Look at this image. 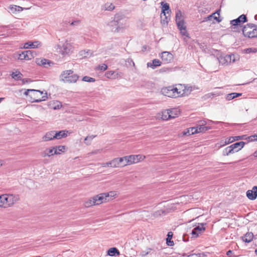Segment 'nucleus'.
Returning a JSON list of instances; mask_svg holds the SVG:
<instances>
[{
  "mask_svg": "<svg viewBox=\"0 0 257 257\" xmlns=\"http://www.w3.org/2000/svg\"><path fill=\"white\" fill-rule=\"evenodd\" d=\"M24 94L29 95L33 100V102H39L47 98V93L39 90L27 89L24 92Z\"/></svg>",
  "mask_w": 257,
  "mask_h": 257,
  "instance_id": "nucleus-2",
  "label": "nucleus"
},
{
  "mask_svg": "<svg viewBox=\"0 0 257 257\" xmlns=\"http://www.w3.org/2000/svg\"><path fill=\"white\" fill-rule=\"evenodd\" d=\"M173 235V233L171 231L169 232L167 234L166 243L169 246H173L174 244L173 241L172 240Z\"/></svg>",
  "mask_w": 257,
  "mask_h": 257,
  "instance_id": "nucleus-35",
  "label": "nucleus"
},
{
  "mask_svg": "<svg viewBox=\"0 0 257 257\" xmlns=\"http://www.w3.org/2000/svg\"><path fill=\"white\" fill-rule=\"evenodd\" d=\"M246 196L250 200H254L257 198V186L253 187L252 190L246 192Z\"/></svg>",
  "mask_w": 257,
  "mask_h": 257,
  "instance_id": "nucleus-18",
  "label": "nucleus"
},
{
  "mask_svg": "<svg viewBox=\"0 0 257 257\" xmlns=\"http://www.w3.org/2000/svg\"><path fill=\"white\" fill-rule=\"evenodd\" d=\"M161 5L162 6L161 13H167L169 15V13H170L171 12L169 5L167 3L164 4L163 2H162Z\"/></svg>",
  "mask_w": 257,
  "mask_h": 257,
  "instance_id": "nucleus-30",
  "label": "nucleus"
},
{
  "mask_svg": "<svg viewBox=\"0 0 257 257\" xmlns=\"http://www.w3.org/2000/svg\"><path fill=\"white\" fill-rule=\"evenodd\" d=\"M82 81L88 82H93L95 81V79L87 76H84Z\"/></svg>",
  "mask_w": 257,
  "mask_h": 257,
  "instance_id": "nucleus-46",
  "label": "nucleus"
},
{
  "mask_svg": "<svg viewBox=\"0 0 257 257\" xmlns=\"http://www.w3.org/2000/svg\"><path fill=\"white\" fill-rule=\"evenodd\" d=\"M11 75L13 79L16 80H21L23 77V74L19 71L13 72Z\"/></svg>",
  "mask_w": 257,
  "mask_h": 257,
  "instance_id": "nucleus-36",
  "label": "nucleus"
},
{
  "mask_svg": "<svg viewBox=\"0 0 257 257\" xmlns=\"http://www.w3.org/2000/svg\"><path fill=\"white\" fill-rule=\"evenodd\" d=\"M235 95L236 97H237L238 96H241L242 93H235L234 92Z\"/></svg>",
  "mask_w": 257,
  "mask_h": 257,
  "instance_id": "nucleus-59",
  "label": "nucleus"
},
{
  "mask_svg": "<svg viewBox=\"0 0 257 257\" xmlns=\"http://www.w3.org/2000/svg\"><path fill=\"white\" fill-rule=\"evenodd\" d=\"M197 129L195 127H192L188 128L186 131L183 132L184 136H190L197 133Z\"/></svg>",
  "mask_w": 257,
  "mask_h": 257,
  "instance_id": "nucleus-33",
  "label": "nucleus"
},
{
  "mask_svg": "<svg viewBox=\"0 0 257 257\" xmlns=\"http://www.w3.org/2000/svg\"><path fill=\"white\" fill-rule=\"evenodd\" d=\"M60 153L57 151V149L55 147L46 149L42 153V156L46 157L47 156L50 157L53 155L60 154Z\"/></svg>",
  "mask_w": 257,
  "mask_h": 257,
  "instance_id": "nucleus-16",
  "label": "nucleus"
},
{
  "mask_svg": "<svg viewBox=\"0 0 257 257\" xmlns=\"http://www.w3.org/2000/svg\"><path fill=\"white\" fill-rule=\"evenodd\" d=\"M102 167H112V160L108 162H106L105 163H103L102 164Z\"/></svg>",
  "mask_w": 257,
  "mask_h": 257,
  "instance_id": "nucleus-50",
  "label": "nucleus"
},
{
  "mask_svg": "<svg viewBox=\"0 0 257 257\" xmlns=\"http://www.w3.org/2000/svg\"><path fill=\"white\" fill-rule=\"evenodd\" d=\"M178 28L180 31V32L182 35L186 36L187 37L188 36L186 31V27L185 25L178 27Z\"/></svg>",
  "mask_w": 257,
  "mask_h": 257,
  "instance_id": "nucleus-43",
  "label": "nucleus"
},
{
  "mask_svg": "<svg viewBox=\"0 0 257 257\" xmlns=\"http://www.w3.org/2000/svg\"><path fill=\"white\" fill-rule=\"evenodd\" d=\"M171 112H170L169 109L165 110L162 111V118L163 120H168L169 119H171V114L170 113Z\"/></svg>",
  "mask_w": 257,
  "mask_h": 257,
  "instance_id": "nucleus-32",
  "label": "nucleus"
},
{
  "mask_svg": "<svg viewBox=\"0 0 257 257\" xmlns=\"http://www.w3.org/2000/svg\"><path fill=\"white\" fill-rule=\"evenodd\" d=\"M57 149V151L60 153V152H64L65 150V147L63 146H59L55 147Z\"/></svg>",
  "mask_w": 257,
  "mask_h": 257,
  "instance_id": "nucleus-51",
  "label": "nucleus"
},
{
  "mask_svg": "<svg viewBox=\"0 0 257 257\" xmlns=\"http://www.w3.org/2000/svg\"><path fill=\"white\" fill-rule=\"evenodd\" d=\"M95 136H93V135L88 136L89 137V141H90V142H91V140H92L95 137Z\"/></svg>",
  "mask_w": 257,
  "mask_h": 257,
  "instance_id": "nucleus-57",
  "label": "nucleus"
},
{
  "mask_svg": "<svg viewBox=\"0 0 257 257\" xmlns=\"http://www.w3.org/2000/svg\"><path fill=\"white\" fill-rule=\"evenodd\" d=\"M128 158H129V156L121 157L123 159V163L125 164V166L127 165L131 164L130 163V159H128Z\"/></svg>",
  "mask_w": 257,
  "mask_h": 257,
  "instance_id": "nucleus-47",
  "label": "nucleus"
},
{
  "mask_svg": "<svg viewBox=\"0 0 257 257\" xmlns=\"http://www.w3.org/2000/svg\"><path fill=\"white\" fill-rule=\"evenodd\" d=\"M204 223H200L197 226H196L192 230V234L193 237H197L199 234L202 233L205 229L204 227Z\"/></svg>",
  "mask_w": 257,
  "mask_h": 257,
  "instance_id": "nucleus-12",
  "label": "nucleus"
},
{
  "mask_svg": "<svg viewBox=\"0 0 257 257\" xmlns=\"http://www.w3.org/2000/svg\"><path fill=\"white\" fill-rule=\"evenodd\" d=\"M106 9L107 10L111 11L114 9V6L112 4H110L109 7Z\"/></svg>",
  "mask_w": 257,
  "mask_h": 257,
  "instance_id": "nucleus-55",
  "label": "nucleus"
},
{
  "mask_svg": "<svg viewBox=\"0 0 257 257\" xmlns=\"http://www.w3.org/2000/svg\"><path fill=\"white\" fill-rule=\"evenodd\" d=\"M100 150H98L95 151V152H92V154H96L97 153H100Z\"/></svg>",
  "mask_w": 257,
  "mask_h": 257,
  "instance_id": "nucleus-62",
  "label": "nucleus"
},
{
  "mask_svg": "<svg viewBox=\"0 0 257 257\" xmlns=\"http://www.w3.org/2000/svg\"><path fill=\"white\" fill-rule=\"evenodd\" d=\"M242 31L245 37L248 38L257 37V27L253 24L245 26L242 28Z\"/></svg>",
  "mask_w": 257,
  "mask_h": 257,
  "instance_id": "nucleus-4",
  "label": "nucleus"
},
{
  "mask_svg": "<svg viewBox=\"0 0 257 257\" xmlns=\"http://www.w3.org/2000/svg\"><path fill=\"white\" fill-rule=\"evenodd\" d=\"M125 166V164L123 163V159L121 158H116L112 160V167L118 168Z\"/></svg>",
  "mask_w": 257,
  "mask_h": 257,
  "instance_id": "nucleus-20",
  "label": "nucleus"
},
{
  "mask_svg": "<svg viewBox=\"0 0 257 257\" xmlns=\"http://www.w3.org/2000/svg\"><path fill=\"white\" fill-rule=\"evenodd\" d=\"M161 62L158 59H154L152 62H149L147 63L148 67H151L153 69H155L156 67L160 66Z\"/></svg>",
  "mask_w": 257,
  "mask_h": 257,
  "instance_id": "nucleus-29",
  "label": "nucleus"
},
{
  "mask_svg": "<svg viewBox=\"0 0 257 257\" xmlns=\"http://www.w3.org/2000/svg\"><path fill=\"white\" fill-rule=\"evenodd\" d=\"M41 45V43L38 42V41H36V42H28V43H26L24 45V48H26V49H28V48H38L39 47V46H40Z\"/></svg>",
  "mask_w": 257,
  "mask_h": 257,
  "instance_id": "nucleus-26",
  "label": "nucleus"
},
{
  "mask_svg": "<svg viewBox=\"0 0 257 257\" xmlns=\"http://www.w3.org/2000/svg\"><path fill=\"white\" fill-rule=\"evenodd\" d=\"M245 53L249 54L251 53H255L257 52V49L254 48H249L244 50Z\"/></svg>",
  "mask_w": 257,
  "mask_h": 257,
  "instance_id": "nucleus-45",
  "label": "nucleus"
},
{
  "mask_svg": "<svg viewBox=\"0 0 257 257\" xmlns=\"http://www.w3.org/2000/svg\"><path fill=\"white\" fill-rule=\"evenodd\" d=\"M55 136L54 137L56 139H61L63 138L67 137V134L65 131H60L59 132L54 131Z\"/></svg>",
  "mask_w": 257,
  "mask_h": 257,
  "instance_id": "nucleus-27",
  "label": "nucleus"
},
{
  "mask_svg": "<svg viewBox=\"0 0 257 257\" xmlns=\"http://www.w3.org/2000/svg\"><path fill=\"white\" fill-rule=\"evenodd\" d=\"M118 73L114 71H110L105 73V76L108 78L115 79L118 78Z\"/></svg>",
  "mask_w": 257,
  "mask_h": 257,
  "instance_id": "nucleus-34",
  "label": "nucleus"
},
{
  "mask_svg": "<svg viewBox=\"0 0 257 257\" xmlns=\"http://www.w3.org/2000/svg\"><path fill=\"white\" fill-rule=\"evenodd\" d=\"M169 110L171 112L170 114L172 115V116H171V118H176L180 114V111L177 108H172L169 109Z\"/></svg>",
  "mask_w": 257,
  "mask_h": 257,
  "instance_id": "nucleus-39",
  "label": "nucleus"
},
{
  "mask_svg": "<svg viewBox=\"0 0 257 257\" xmlns=\"http://www.w3.org/2000/svg\"><path fill=\"white\" fill-rule=\"evenodd\" d=\"M170 13H169V15L167 13H161L160 16L161 23L165 26L167 25L170 20Z\"/></svg>",
  "mask_w": 257,
  "mask_h": 257,
  "instance_id": "nucleus-24",
  "label": "nucleus"
},
{
  "mask_svg": "<svg viewBox=\"0 0 257 257\" xmlns=\"http://www.w3.org/2000/svg\"><path fill=\"white\" fill-rule=\"evenodd\" d=\"M206 124V122L204 120H201L199 122V124H200L201 125L204 126Z\"/></svg>",
  "mask_w": 257,
  "mask_h": 257,
  "instance_id": "nucleus-56",
  "label": "nucleus"
},
{
  "mask_svg": "<svg viewBox=\"0 0 257 257\" xmlns=\"http://www.w3.org/2000/svg\"><path fill=\"white\" fill-rule=\"evenodd\" d=\"M96 204L94 203L93 198L90 199L89 200L86 201L84 203V205L86 207H89L90 206L95 205Z\"/></svg>",
  "mask_w": 257,
  "mask_h": 257,
  "instance_id": "nucleus-42",
  "label": "nucleus"
},
{
  "mask_svg": "<svg viewBox=\"0 0 257 257\" xmlns=\"http://www.w3.org/2000/svg\"><path fill=\"white\" fill-rule=\"evenodd\" d=\"M107 26L109 27L110 29L112 32H120L118 30V28L117 25H116V23L115 19L110 21L107 25Z\"/></svg>",
  "mask_w": 257,
  "mask_h": 257,
  "instance_id": "nucleus-25",
  "label": "nucleus"
},
{
  "mask_svg": "<svg viewBox=\"0 0 257 257\" xmlns=\"http://www.w3.org/2000/svg\"><path fill=\"white\" fill-rule=\"evenodd\" d=\"M179 87L182 88V91H179V96L188 95L192 91V87L185 85L179 84Z\"/></svg>",
  "mask_w": 257,
  "mask_h": 257,
  "instance_id": "nucleus-15",
  "label": "nucleus"
},
{
  "mask_svg": "<svg viewBox=\"0 0 257 257\" xmlns=\"http://www.w3.org/2000/svg\"><path fill=\"white\" fill-rule=\"evenodd\" d=\"M176 23L177 27L185 25L182 12L179 10H178L176 14Z\"/></svg>",
  "mask_w": 257,
  "mask_h": 257,
  "instance_id": "nucleus-17",
  "label": "nucleus"
},
{
  "mask_svg": "<svg viewBox=\"0 0 257 257\" xmlns=\"http://www.w3.org/2000/svg\"><path fill=\"white\" fill-rule=\"evenodd\" d=\"M80 55L84 58L89 57L92 55V52L90 50H83L80 52Z\"/></svg>",
  "mask_w": 257,
  "mask_h": 257,
  "instance_id": "nucleus-40",
  "label": "nucleus"
},
{
  "mask_svg": "<svg viewBox=\"0 0 257 257\" xmlns=\"http://www.w3.org/2000/svg\"><path fill=\"white\" fill-rule=\"evenodd\" d=\"M232 57L233 58V62H234L235 61V57L233 54L220 56L218 58V61L219 63L222 65H228L231 63V58Z\"/></svg>",
  "mask_w": 257,
  "mask_h": 257,
  "instance_id": "nucleus-9",
  "label": "nucleus"
},
{
  "mask_svg": "<svg viewBox=\"0 0 257 257\" xmlns=\"http://www.w3.org/2000/svg\"><path fill=\"white\" fill-rule=\"evenodd\" d=\"M107 254L110 256H115L119 255V250L115 247H111L107 251Z\"/></svg>",
  "mask_w": 257,
  "mask_h": 257,
  "instance_id": "nucleus-31",
  "label": "nucleus"
},
{
  "mask_svg": "<svg viewBox=\"0 0 257 257\" xmlns=\"http://www.w3.org/2000/svg\"><path fill=\"white\" fill-rule=\"evenodd\" d=\"M253 238V234L252 232H247L244 236L242 237L243 241L245 242H250Z\"/></svg>",
  "mask_w": 257,
  "mask_h": 257,
  "instance_id": "nucleus-28",
  "label": "nucleus"
},
{
  "mask_svg": "<svg viewBox=\"0 0 257 257\" xmlns=\"http://www.w3.org/2000/svg\"><path fill=\"white\" fill-rule=\"evenodd\" d=\"M116 25L119 31H122L128 27V22L126 17L121 14H116L114 16Z\"/></svg>",
  "mask_w": 257,
  "mask_h": 257,
  "instance_id": "nucleus-5",
  "label": "nucleus"
},
{
  "mask_svg": "<svg viewBox=\"0 0 257 257\" xmlns=\"http://www.w3.org/2000/svg\"><path fill=\"white\" fill-rule=\"evenodd\" d=\"M36 63L38 65L42 66L45 68H48L51 66V64H53L51 61L42 58L36 59Z\"/></svg>",
  "mask_w": 257,
  "mask_h": 257,
  "instance_id": "nucleus-14",
  "label": "nucleus"
},
{
  "mask_svg": "<svg viewBox=\"0 0 257 257\" xmlns=\"http://www.w3.org/2000/svg\"><path fill=\"white\" fill-rule=\"evenodd\" d=\"M247 139V138H246V136L243 135V136H235V137H231L229 138H227L225 140V144L226 145L230 144L234 141H238L240 140H244Z\"/></svg>",
  "mask_w": 257,
  "mask_h": 257,
  "instance_id": "nucleus-19",
  "label": "nucleus"
},
{
  "mask_svg": "<svg viewBox=\"0 0 257 257\" xmlns=\"http://www.w3.org/2000/svg\"><path fill=\"white\" fill-rule=\"evenodd\" d=\"M4 98H3V97H1V98H0V103H1V101H2L3 100H4Z\"/></svg>",
  "mask_w": 257,
  "mask_h": 257,
  "instance_id": "nucleus-64",
  "label": "nucleus"
},
{
  "mask_svg": "<svg viewBox=\"0 0 257 257\" xmlns=\"http://www.w3.org/2000/svg\"><path fill=\"white\" fill-rule=\"evenodd\" d=\"M177 91V87L170 86L163 88L161 89V93L164 95L169 97H179V93Z\"/></svg>",
  "mask_w": 257,
  "mask_h": 257,
  "instance_id": "nucleus-6",
  "label": "nucleus"
},
{
  "mask_svg": "<svg viewBox=\"0 0 257 257\" xmlns=\"http://www.w3.org/2000/svg\"><path fill=\"white\" fill-rule=\"evenodd\" d=\"M164 213V211L162 210H158L154 213V216L155 217L161 215Z\"/></svg>",
  "mask_w": 257,
  "mask_h": 257,
  "instance_id": "nucleus-52",
  "label": "nucleus"
},
{
  "mask_svg": "<svg viewBox=\"0 0 257 257\" xmlns=\"http://www.w3.org/2000/svg\"><path fill=\"white\" fill-rule=\"evenodd\" d=\"M144 158V156H142L140 155H130L129 156V158H128V159H130V163L131 164L137 163L140 160H143Z\"/></svg>",
  "mask_w": 257,
  "mask_h": 257,
  "instance_id": "nucleus-21",
  "label": "nucleus"
},
{
  "mask_svg": "<svg viewBox=\"0 0 257 257\" xmlns=\"http://www.w3.org/2000/svg\"><path fill=\"white\" fill-rule=\"evenodd\" d=\"M245 143L244 142H239L235 143L230 146L233 149V152L235 153L240 151L244 146Z\"/></svg>",
  "mask_w": 257,
  "mask_h": 257,
  "instance_id": "nucleus-22",
  "label": "nucleus"
},
{
  "mask_svg": "<svg viewBox=\"0 0 257 257\" xmlns=\"http://www.w3.org/2000/svg\"><path fill=\"white\" fill-rule=\"evenodd\" d=\"M253 155L255 157H257V151L253 153Z\"/></svg>",
  "mask_w": 257,
  "mask_h": 257,
  "instance_id": "nucleus-63",
  "label": "nucleus"
},
{
  "mask_svg": "<svg viewBox=\"0 0 257 257\" xmlns=\"http://www.w3.org/2000/svg\"><path fill=\"white\" fill-rule=\"evenodd\" d=\"M234 98H236L234 92L228 94L226 97V99L228 100H232Z\"/></svg>",
  "mask_w": 257,
  "mask_h": 257,
  "instance_id": "nucleus-48",
  "label": "nucleus"
},
{
  "mask_svg": "<svg viewBox=\"0 0 257 257\" xmlns=\"http://www.w3.org/2000/svg\"><path fill=\"white\" fill-rule=\"evenodd\" d=\"M60 49V53L63 56L69 55L73 52V47L70 43L66 42L62 47L58 46Z\"/></svg>",
  "mask_w": 257,
  "mask_h": 257,
  "instance_id": "nucleus-7",
  "label": "nucleus"
},
{
  "mask_svg": "<svg viewBox=\"0 0 257 257\" xmlns=\"http://www.w3.org/2000/svg\"><path fill=\"white\" fill-rule=\"evenodd\" d=\"M109 196V193H101L94 196L93 198L96 205H99L106 201L107 198Z\"/></svg>",
  "mask_w": 257,
  "mask_h": 257,
  "instance_id": "nucleus-10",
  "label": "nucleus"
},
{
  "mask_svg": "<svg viewBox=\"0 0 257 257\" xmlns=\"http://www.w3.org/2000/svg\"><path fill=\"white\" fill-rule=\"evenodd\" d=\"M80 23V21L79 20L74 21L72 22L70 25L71 26H77Z\"/></svg>",
  "mask_w": 257,
  "mask_h": 257,
  "instance_id": "nucleus-54",
  "label": "nucleus"
},
{
  "mask_svg": "<svg viewBox=\"0 0 257 257\" xmlns=\"http://www.w3.org/2000/svg\"><path fill=\"white\" fill-rule=\"evenodd\" d=\"M219 13H218V11H217L216 12L213 13L212 15L208 17L207 19L208 20H211L213 18L217 22H220L221 21V20L219 19Z\"/></svg>",
  "mask_w": 257,
  "mask_h": 257,
  "instance_id": "nucleus-37",
  "label": "nucleus"
},
{
  "mask_svg": "<svg viewBox=\"0 0 257 257\" xmlns=\"http://www.w3.org/2000/svg\"><path fill=\"white\" fill-rule=\"evenodd\" d=\"M222 153L223 156H228L230 154H234V152H233V149L230 146L225 148Z\"/></svg>",
  "mask_w": 257,
  "mask_h": 257,
  "instance_id": "nucleus-38",
  "label": "nucleus"
},
{
  "mask_svg": "<svg viewBox=\"0 0 257 257\" xmlns=\"http://www.w3.org/2000/svg\"><path fill=\"white\" fill-rule=\"evenodd\" d=\"M10 8L12 13H14L15 12H21L23 10V8L17 6H13L11 7Z\"/></svg>",
  "mask_w": 257,
  "mask_h": 257,
  "instance_id": "nucleus-44",
  "label": "nucleus"
},
{
  "mask_svg": "<svg viewBox=\"0 0 257 257\" xmlns=\"http://www.w3.org/2000/svg\"><path fill=\"white\" fill-rule=\"evenodd\" d=\"M248 141H257V134L249 136L247 138Z\"/></svg>",
  "mask_w": 257,
  "mask_h": 257,
  "instance_id": "nucleus-49",
  "label": "nucleus"
},
{
  "mask_svg": "<svg viewBox=\"0 0 257 257\" xmlns=\"http://www.w3.org/2000/svg\"><path fill=\"white\" fill-rule=\"evenodd\" d=\"M20 199L18 195L4 194L0 195V207L8 208L12 207Z\"/></svg>",
  "mask_w": 257,
  "mask_h": 257,
  "instance_id": "nucleus-1",
  "label": "nucleus"
},
{
  "mask_svg": "<svg viewBox=\"0 0 257 257\" xmlns=\"http://www.w3.org/2000/svg\"><path fill=\"white\" fill-rule=\"evenodd\" d=\"M36 55L35 51L32 50H27L19 54L18 59L20 60H29L33 58Z\"/></svg>",
  "mask_w": 257,
  "mask_h": 257,
  "instance_id": "nucleus-8",
  "label": "nucleus"
},
{
  "mask_svg": "<svg viewBox=\"0 0 257 257\" xmlns=\"http://www.w3.org/2000/svg\"><path fill=\"white\" fill-rule=\"evenodd\" d=\"M162 61L165 63H169L173 59V55L170 52L167 51L163 52L161 56Z\"/></svg>",
  "mask_w": 257,
  "mask_h": 257,
  "instance_id": "nucleus-13",
  "label": "nucleus"
},
{
  "mask_svg": "<svg viewBox=\"0 0 257 257\" xmlns=\"http://www.w3.org/2000/svg\"><path fill=\"white\" fill-rule=\"evenodd\" d=\"M99 68L101 70L104 71L107 69V66L105 64H103L101 66H99Z\"/></svg>",
  "mask_w": 257,
  "mask_h": 257,
  "instance_id": "nucleus-53",
  "label": "nucleus"
},
{
  "mask_svg": "<svg viewBox=\"0 0 257 257\" xmlns=\"http://www.w3.org/2000/svg\"><path fill=\"white\" fill-rule=\"evenodd\" d=\"M85 141H86L85 143L87 144V145H89L90 144V142H87L88 140H89V137L87 136L86 137L85 139H84Z\"/></svg>",
  "mask_w": 257,
  "mask_h": 257,
  "instance_id": "nucleus-58",
  "label": "nucleus"
},
{
  "mask_svg": "<svg viewBox=\"0 0 257 257\" xmlns=\"http://www.w3.org/2000/svg\"><path fill=\"white\" fill-rule=\"evenodd\" d=\"M54 131L48 132L43 137L42 141L44 142H47L55 139Z\"/></svg>",
  "mask_w": 257,
  "mask_h": 257,
  "instance_id": "nucleus-23",
  "label": "nucleus"
},
{
  "mask_svg": "<svg viewBox=\"0 0 257 257\" xmlns=\"http://www.w3.org/2000/svg\"><path fill=\"white\" fill-rule=\"evenodd\" d=\"M177 89L178 90V92H179V91H182V88L181 87H179V85H178V87H177Z\"/></svg>",
  "mask_w": 257,
  "mask_h": 257,
  "instance_id": "nucleus-61",
  "label": "nucleus"
},
{
  "mask_svg": "<svg viewBox=\"0 0 257 257\" xmlns=\"http://www.w3.org/2000/svg\"><path fill=\"white\" fill-rule=\"evenodd\" d=\"M247 22V18L245 15H241L238 18L230 21V24L232 26H240L242 23Z\"/></svg>",
  "mask_w": 257,
  "mask_h": 257,
  "instance_id": "nucleus-11",
  "label": "nucleus"
},
{
  "mask_svg": "<svg viewBox=\"0 0 257 257\" xmlns=\"http://www.w3.org/2000/svg\"><path fill=\"white\" fill-rule=\"evenodd\" d=\"M195 128H197L198 130L197 133H198L201 132H205L210 129V127L208 126H204L199 124L198 126L195 127Z\"/></svg>",
  "mask_w": 257,
  "mask_h": 257,
  "instance_id": "nucleus-41",
  "label": "nucleus"
},
{
  "mask_svg": "<svg viewBox=\"0 0 257 257\" xmlns=\"http://www.w3.org/2000/svg\"><path fill=\"white\" fill-rule=\"evenodd\" d=\"M60 78L64 83H73L76 82L79 78V76L74 74L72 70H67L63 71L61 73Z\"/></svg>",
  "mask_w": 257,
  "mask_h": 257,
  "instance_id": "nucleus-3",
  "label": "nucleus"
},
{
  "mask_svg": "<svg viewBox=\"0 0 257 257\" xmlns=\"http://www.w3.org/2000/svg\"><path fill=\"white\" fill-rule=\"evenodd\" d=\"M232 252V251L231 250H229L228 251H227L226 252V254L227 255H230Z\"/></svg>",
  "mask_w": 257,
  "mask_h": 257,
  "instance_id": "nucleus-60",
  "label": "nucleus"
}]
</instances>
